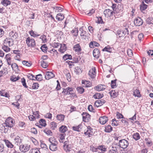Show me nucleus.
<instances>
[{"instance_id":"1","label":"nucleus","mask_w":153,"mask_h":153,"mask_svg":"<svg viewBox=\"0 0 153 153\" xmlns=\"http://www.w3.org/2000/svg\"><path fill=\"white\" fill-rule=\"evenodd\" d=\"M49 141L51 143L49 145L50 149L52 151H54L57 149L58 143L54 137H51L49 139Z\"/></svg>"},{"instance_id":"2","label":"nucleus","mask_w":153,"mask_h":153,"mask_svg":"<svg viewBox=\"0 0 153 153\" xmlns=\"http://www.w3.org/2000/svg\"><path fill=\"white\" fill-rule=\"evenodd\" d=\"M123 10V6L121 4H118L116 8L114 11V16L115 18L121 16L122 15Z\"/></svg>"},{"instance_id":"3","label":"nucleus","mask_w":153,"mask_h":153,"mask_svg":"<svg viewBox=\"0 0 153 153\" xmlns=\"http://www.w3.org/2000/svg\"><path fill=\"white\" fill-rule=\"evenodd\" d=\"M119 146L120 147L125 149L128 146L129 142L125 139H123L119 140Z\"/></svg>"},{"instance_id":"4","label":"nucleus","mask_w":153,"mask_h":153,"mask_svg":"<svg viewBox=\"0 0 153 153\" xmlns=\"http://www.w3.org/2000/svg\"><path fill=\"white\" fill-rule=\"evenodd\" d=\"M26 43L28 47H33L35 45L36 43L34 40L30 37L27 38L26 40Z\"/></svg>"},{"instance_id":"5","label":"nucleus","mask_w":153,"mask_h":153,"mask_svg":"<svg viewBox=\"0 0 153 153\" xmlns=\"http://www.w3.org/2000/svg\"><path fill=\"white\" fill-rule=\"evenodd\" d=\"M30 148V146L27 144L21 145L20 146L19 149L21 152H27Z\"/></svg>"},{"instance_id":"6","label":"nucleus","mask_w":153,"mask_h":153,"mask_svg":"<svg viewBox=\"0 0 153 153\" xmlns=\"http://www.w3.org/2000/svg\"><path fill=\"white\" fill-rule=\"evenodd\" d=\"M15 122V120L11 117H9L6 119L5 123L7 124L9 128H11L13 127V124Z\"/></svg>"},{"instance_id":"7","label":"nucleus","mask_w":153,"mask_h":153,"mask_svg":"<svg viewBox=\"0 0 153 153\" xmlns=\"http://www.w3.org/2000/svg\"><path fill=\"white\" fill-rule=\"evenodd\" d=\"M4 44L6 45L9 47H12L14 45L13 40L12 39L7 38L4 41Z\"/></svg>"},{"instance_id":"8","label":"nucleus","mask_w":153,"mask_h":153,"mask_svg":"<svg viewBox=\"0 0 153 153\" xmlns=\"http://www.w3.org/2000/svg\"><path fill=\"white\" fill-rule=\"evenodd\" d=\"M126 34H129L128 29L126 28H125V29L124 30H118L117 33V35L118 36L120 37L124 36Z\"/></svg>"},{"instance_id":"9","label":"nucleus","mask_w":153,"mask_h":153,"mask_svg":"<svg viewBox=\"0 0 153 153\" xmlns=\"http://www.w3.org/2000/svg\"><path fill=\"white\" fill-rule=\"evenodd\" d=\"M9 127L5 123L0 126V131L2 133H6L9 129Z\"/></svg>"},{"instance_id":"10","label":"nucleus","mask_w":153,"mask_h":153,"mask_svg":"<svg viewBox=\"0 0 153 153\" xmlns=\"http://www.w3.org/2000/svg\"><path fill=\"white\" fill-rule=\"evenodd\" d=\"M94 129L92 128L90 126H88L87 128V130L86 131H85L84 134L86 135H87L88 137L94 134Z\"/></svg>"},{"instance_id":"11","label":"nucleus","mask_w":153,"mask_h":153,"mask_svg":"<svg viewBox=\"0 0 153 153\" xmlns=\"http://www.w3.org/2000/svg\"><path fill=\"white\" fill-rule=\"evenodd\" d=\"M82 115V116L83 121L85 122H88L90 120L91 116L88 114L83 112Z\"/></svg>"},{"instance_id":"12","label":"nucleus","mask_w":153,"mask_h":153,"mask_svg":"<svg viewBox=\"0 0 153 153\" xmlns=\"http://www.w3.org/2000/svg\"><path fill=\"white\" fill-rule=\"evenodd\" d=\"M74 91L72 88L69 87L63 89L62 93H64L65 95L72 94H73Z\"/></svg>"},{"instance_id":"13","label":"nucleus","mask_w":153,"mask_h":153,"mask_svg":"<svg viewBox=\"0 0 153 153\" xmlns=\"http://www.w3.org/2000/svg\"><path fill=\"white\" fill-rule=\"evenodd\" d=\"M113 11L109 9H106L104 11V14L106 17L108 18L113 15Z\"/></svg>"},{"instance_id":"14","label":"nucleus","mask_w":153,"mask_h":153,"mask_svg":"<svg viewBox=\"0 0 153 153\" xmlns=\"http://www.w3.org/2000/svg\"><path fill=\"white\" fill-rule=\"evenodd\" d=\"M88 75L91 78H94L95 76L96 69L95 67H93L89 71Z\"/></svg>"},{"instance_id":"15","label":"nucleus","mask_w":153,"mask_h":153,"mask_svg":"<svg viewBox=\"0 0 153 153\" xmlns=\"http://www.w3.org/2000/svg\"><path fill=\"white\" fill-rule=\"evenodd\" d=\"M39 123H37L36 124L39 127L41 128V126H45L46 125V120L42 119H41L39 120Z\"/></svg>"},{"instance_id":"16","label":"nucleus","mask_w":153,"mask_h":153,"mask_svg":"<svg viewBox=\"0 0 153 153\" xmlns=\"http://www.w3.org/2000/svg\"><path fill=\"white\" fill-rule=\"evenodd\" d=\"M134 25L136 26H140L143 23V21L142 19L140 18H136L134 21Z\"/></svg>"},{"instance_id":"17","label":"nucleus","mask_w":153,"mask_h":153,"mask_svg":"<svg viewBox=\"0 0 153 153\" xmlns=\"http://www.w3.org/2000/svg\"><path fill=\"white\" fill-rule=\"evenodd\" d=\"M55 75L52 72L47 71L45 76L46 79L48 80L54 77Z\"/></svg>"},{"instance_id":"18","label":"nucleus","mask_w":153,"mask_h":153,"mask_svg":"<svg viewBox=\"0 0 153 153\" xmlns=\"http://www.w3.org/2000/svg\"><path fill=\"white\" fill-rule=\"evenodd\" d=\"M108 120V118L105 116L101 117L99 119L100 123L102 125L105 124Z\"/></svg>"},{"instance_id":"19","label":"nucleus","mask_w":153,"mask_h":153,"mask_svg":"<svg viewBox=\"0 0 153 153\" xmlns=\"http://www.w3.org/2000/svg\"><path fill=\"white\" fill-rule=\"evenodd\" d=\"M105 85L100 84L95 87H94V89L97 91H100L104 90L105 89Z\"/></svg>"},{"instance_id":"20","label":"nucleus","mask_w":153,"mask_h":153,"mask_svg":"<svg viewBox=\"0 0 153 153\" xmlns=\"http://www.w3.org/2000/svg\"><path fill=\"white\" fill-rule=\"evenodd\" d=\"M68 142L65 141L64 142V144L63 146V148L64 150L66 152H69L70 151L71 148L68 144Z\"/></svg>"},{"instance_id":"21","label":"nucleus","mask_w":153,"mask_h":153,"mask_svg":"<svg viewBox=\"0 0 153 153\" xmlns=\"http://www.w3.org/2000/svg\"><path fill=\"white\" fill-rule=\"evenodd\" d=\"M100 55V53L99 50L98 49H95L93 51V55L94 57L96 58H99Z\"/></svg>"},{"instance_id":"22","label":"nucleus","mask_w":153,"mask_h":153,"mask_svg":"<svg viewBox=\"0 0 153 153\" xmlns=\"http://www.w3.org/2000/svg\"><path fill=\"white\" fill-rule=\"evenodd\" d=\"M6 148L4 147L3 144L0 143V152L1 153H7Z\"/></svg>"},{"instance_id":"23","label":"nucleus","mask_w":153,"mask_h":153,"mask_svg":"<svg viewBox=\"0 0 153 153\" xmlns=\"http://www.w3.org/2000/svg\"><path fill=\"white\" fill-rule=\"evenodd\" d=\"M74 48L75 51L77 53H79L81 51V47L79 44H78L75 45Z\"/></svg>"},{"instance_id":"24","label":"nucleus","mask_w":153,"mask_h":153,"mask_svg":"<svg viewBox=\"0 0 153 153\" xmlns=\"http://www.w3.org/2000/svg\"><path fill=\"white\" fill-rule=\"evenodd\" d=\"M82 83L83 84H84L85 87H90L92 85L91 82L88 81H82Z\"/></svg>"},{"instance_id":"25","label":"nucleus","mask_w":153,"mask_h":153,"mask_svg":"<svg viewBox=\"0 0 153 153\" xmlns=\"http://www.w3.org/2000/svg\"><path fill=\"white\" fill-rule=\"evenodd\" d=\"M111 97L112 98H115L118 95V93L116 92L115 91H112L109 92Z\"/></svg>"},{"instance_id":"26","label":"nucleus","mask_w":153,"mask_h":153,"mask_svg":"<svg viewBox=\"0 0 153 153\" xmlns=\"http://www.w3.org/2000/svg\"><path fill=\"white\" fill-rule=\"evenodd\" d=\"M112 130V128L110 125H108L105 126L104 131L106 132L109 133Z\"/></svg>"},{"instance_id":"27","label":"nucleus","mask_w":153,"mask_h":153,"mask_svg":"<svg viewBox=\"0 0 153 153\" xmlns=\"http://www.w3.org/2000/svg\"><path fill=\"white\" fill-rule=\"evenodd\" d=\"M1 3L4 6L6 7L9 5H10L11 4V2L8 0H2Z\"/></svg>"},{"instance_id":"28","label":"nucleus","mask_w":153,"mask_h":153,"mask_svg":"<svg viewBox=\"0 0 153 153\" xmlns=\"http://www.w3.org/2000/svg\"><path fill=\"white\" fill-rule=\"evenodd\" d=\"M133 138L136 141H137L140 139V136L138 133H134L132 136Z\"/></svg>"},{"instance_id":"29","label":"nucleus","mask_w":153,"mask_h":153,"mask_svg":"<svg viewBox=\"0 0 153 153\" xmlns=\"http://www.w3.org/2000/svg\"><path fill=\"white\" fill-rule=\"evenodd\" d=\"M147 7V5L144 3L143 1H142V3L140 5V10L142 11L146 10Z\"/></svg>"},{"instance_id":"30","label":"nucleus","mask_w":153,"mask_h":153,"mask_svg":"<svg viewBox=\"0 0 153 153\" xmlns=\"http://www.w3.org/2000/svg\"><path fill=\"white\" fill-rule=\"evenodd\" d=\"M64 16L63 14H62L61 13H58L56 16V18L58 19L59 21H62L64 19Z\"/></svg>"},{"instance_id":"31","label":"nucleus","mask_w":153,"mask_h":153,"mask_svg":"<svg viewBox=\"0 0 153 153\" xmlns=\"http://www.w3.org/2000/svg\"><path fill=\"white\" fill-rule=\"evenodd\" d=\"M67 129V127L65 126H62L59 128V131L63 133H64Z\"/></svg>"},{"instance_id":"32","label":"nucleus","mask_w":153,"mask_h":153,"mask_svg":"<svg viewBox=\"0 0 153 153\" xmlns=\"http://www.w3.org/2000/svg\"><path fill=\"white\" fill-rule=\"evenodd\" d=\"M71 33L73 35L77 37L78 35V30L77 28H75L71 31Z\"/></svg>"},{"instance_id":"33","label":"nucleus","mask_w":153,"mask_h":153,"mask_svg":"<svg viewBox=\"0 0 153 153\" xmlns=\"http://www.w3.org/2000/svg\"><path fill=\"white\" fill-rule=\"evenodd\" d=\"M60 48L59 49V51L62 53H63L64 52L66 51V47L65 46V45L64 44L63 45H62L60 44Z\"/></svg>"},{"instance_id":"34","label":"nucleus","mask_w":153,"mask_h":153,"mask_svg":"<svg viewBox=\"0 0 153 153\" xmlns=\"http://www.w3.org/2000/svg\"><path fill=\"white\" fill-rule=\"evenodd\" d=\"M4 141L5 142V143L6 146L8 148H12L13 145L8 140H4Z\"/></svg>"},{"instance_id":"35","label":"nucleus","mask_w":153,"mask_h":153,"mask_svg":"<svg viewBox=\"0 0 153 153\" xmlns=\"http://www.w3.org/2000/svg\"><path fill=\"white\" fill-rule=\"evenodd\" d=\"M82 70L80 67H76L74 69V71L76 74H79L82 72Z\"/></svg>"},{"instance_id":"36","label":"nucleus","mask_w":153,"mask_h":153,"mask_svg":"<svg viewBox=\"0 0 153 153\" xmlns=\"http://www.w3.org/2000/svg\"><path fill=\"white\" fill-rule=\"evenodd\" d=\"M41 66L43 68H46L48 66V62L42 60L41 62Z\"/></svg>"},{"instance_id":"37","label":"nucleus","mask_w":153,"mask_h":153,"mask_svg":"<svg viewBox=\"0 0 153 153\" xmlns=\"http://www.w3.org/2000/svg\"><path fill=\"white\" fill-rule=\"evenodd\" d=\"M14 140L16 143V144L17 145H20V143L22 142L21 139L19 136L16 137Z\"/></svg>"},{"instance_id":"38","label":"nucleus","mask_w":153,"mask_h":153,"mask_svg":"<svg viewBox=\"0 0 153 153\" xmlns=\"http://www.w3.org/2000/svg\"><path fill=\"white\" fill-rule=\"evenodd\" d=\"M108 153H118L117 148L115 147H112L111 149L109 151Z\"/></svg>"},{"instance_id":"39","label":"nucleus","mask_w":153,"mask_h":153,"mask_svg":"<svg viewBox=\"0 0 153 153\" xmlns=\"http://www.w3.org/2000/svg\"><path fill=\"white\" fill-rule=\"evenodd\" d=\"M2 48L6 52H9L10 50V48L8 46L4 44V45L2 46Z\"/></svg>"},{"instance_id":"40","label":"nucleus","mask_w":153,"mask_h":153,"mask_svg":"<svg viewBox=\"0 0 153 153\" xmlns=\"http://www.w3.org/2000/svg\"><path fill=\"white\" fill-rule=\"evenodd\" d=\"M20 79V77L19 76L16 77L15 76L13 75L11 76L10 77V80L12 82H15L18 80Z\"/></svg>"},{"instance_id":"41","label":"nucleus","mask_w":153,"mask_h":153,"mask_svg":"<svg viewBox=\"0 0 153 153\" xmlns=\"http://www.w3.org/2000/svg\"><path fill=\"white\" fill-rule=\"evenodd\" d=\"M57 126V123L55 122H52L51 123L50 127L52 129L55 130Z\"/></svg>"},{"instance_id":"42","label":"nucleus","mask_w":153,"mask_h":153,"mask_svg":"<svg viewBox=\"0 0 153 153\" xmlns=\"http://www.w3.org/2000/svg\"><path fill=\"white\" fill-rule=\"evenodd\" d=\"M65 116L62 114H58L56 116L57 119L60 121H63L64 120Z\"/></svg>"},{"instance_id":"43","label":"nucleus","mask_w":153,"mask_h":153,"mask_svg":"<svg viewBox=\"0 0 153 153\" xmlns=\"http://www.w3.org/2000/svg\"><path fill=\"white\" fill-rule=\"evenodd\" d=\"M103 96V94H101L100 93H96L94 95V97L95 99H100Z\"/></svg>"},{"instance_id":"44","label":"nucleus","mask_w":153,"mask_h":153,"mask_svg":"<svg viewBox=\"0 0 153 153\" xmlns=\"http://www.w3.org/2000/svg\"><path fill=\"white\" fill-rule=\"evenodd\" d=\"M22 63L23 65L27 67H30L32 65V63L31 62H29L25 60H23L22 61Z\"/></svg>"},{"instance_id":"45","label":"nucleus","mask_w":153,"mask_h":153,"mask_svg":"<svg viewBox=\"0 0 153 153\" xmlns=\"http://www.w3.org/2000/svg\"><path fill=\"white\" fill-rule=\"evenodd\" d=\"M112 51V48L110 47L109 46H108L105 47L104 49H103V51H106L107 52H111Z\"/></svg>"},{"instance_id":"46","label":"nucleus","mask_w":153,"mask_h":153,"mask_svg":"<svg viewBox=\"0 0 153 153\" xmlns=\"http://www.w3.org/2000/svg\"><path fill=\"white\" fill-rule=\"evenodd\" d=\"M13 53L16 54L17 56H16V57H17V59L18 60H19V59L20 58V55L21 54L20 53V51L19 50H15L13 51Z\"/></svg>"},{"instance_id":"47","label":"nucleus","mask_w":153,"mask_h":153,"mask_svg":"<svg viewBox=\"0 0 153 153\" xmlns=\"http://www.w3.org/2000/svg\"><path fill=\"white\" fill-rule=\"evenodd\" d=\"M117 81V79H116L114 80H112L111 81V85L112 88H116L117 85H116V81Z\"/></svg>"},{"instance_id":"48","label":"nucleus","mask_w":153,"mask_h":153,"mask_svg":"<svg viewBox=\"0 0 153 153\" xmlns=\"http://www.w3.org/2000/svg\"><path fill=\"white\" fill-rule=\"evenodd\" d=\"M97 149L102 151L105 152L106 151L107 148L105 146H100L97 147Z\"/></svg>"},{"instance_id":"49","label":"nucleus","mask_w":153,"mask_h":153,"mask_svg":"<svg viewBox=\"0 0 153 153\" xmlns=\"http://www.w3.org/2000/svg\"><path fill=\"white\" fill-rule=\"evenodd\" d=\"M63 59L64 60L68 59H72V56L71 55L65 54L63 56Z\"/></svg>"},{"instance_id":"50","label":"nucleus","mask_w":153,"mask_h":153,"mask_svg":"<svg viewBox=\"0 0 153 153\" xmlns=\"http://www.w3.org/2000/svg\"><path fill=\"white\" fill-rule=\"evenodd\" d=\"M146 22L148 24H153V18L152 17L148 18L146 20Z\"/></svg>"},{"instance_id":"51","label":"nucleus","mask_w":153,"mask_h":153,"mask_svg":"<svg viewBox=\"0 0 153 153\" xmlns=\"http://www.w3.org/2000/svg\"><path fill=\"white\" fill-rule=\"evenodd\" d=\"M35 80L36 79L38 81H40L42 79V75L41 74H39L37 75L35 77Z\"/></svg>"},{"instance_id":"52","label":"nucleus","mask_w":153,"mask_h":153,"mask_svg":"<svg viewBox=\"0 0 153 153\" xmlns=\"http://www.w3.org/2000/svg\"><path fill=\"white\" fill-rule=\"evenodd\" d=\"M27 78L30 79L32 80H35V76L32 74H28L27 75Z\"/></svg>"},{"instance_id":"53","label":"nucleus","mask_w":153,"mask_h":153,"mask_svg":"<svg viewBox=\"0 0 153 153\" xmlns=\"http://www.w3.org/2000/svg\"><path fill=\"white\" fill-rule=\"evenodd\" d=\"M65 134H61L60 135V140L59 141L60 142L63 143V140L65 139Z\"/></svg>"},{"instance_id":"54","label":"nucleus","mask_w":153,"mask_h":153,"mask_svg":"<svg viewBox=\"0 0 153 153\" xmlns=\"http://www.w3.org/2000/svg\"><path fill=\"white\" fill-rule=\"evenodd\" d=\"M7 72V68H5L0 71V74H6Z\"/></svg>"},{"instance_id":"55","label":"nucleus","mask_w":153,"mask_h":153,"mask_svg":"<svg viewBox=\"0 0 153 153\" xmlns=\"http://www.w3.org/2000/svg\"><path fill=\"white\" fill-rule=\"evenodd\" d=\"M21 82L22 83V85L25 88H27L28 87L26 85L25 79V78H23L21 79Z\"/></svg>"},{"instance_id":"56","label":"nucleus","mask_w":153,"mask_h":153,"mask_svg":"<svg viewBox=\"0 0 153 153\" xmlns=\"http://www.w3.org/2000/svg\"><path fill=\"white\" fill-rule=\"evenodd\" d=\"M77 89L80 94H82L84 91V89L82 87H78Z\"/></svg>"},{"instance_id":"57","label":"nucleus","mask_w":153,"mask_h":153,"mask_svg":"<svg viewBox=\"0 0 153 153\" xmlns=\"http://www.w3.org/2000/svg\"><path fill=\"white\" fill-rule=\"evenodd\" d=\"M41 49L43 52H46V51L47 49V47L46 45H44L41 46Z\"/></svg>"},{"instance_id":"58","label":"nucleus","mask_w":153,"mask_h":153,"mask_svg":"<svg viewBox=\"0 0 153 153\" xmlns=\"http://www.w3.org/2000/svg\"><path fill=\"white\" fill-rule=\"evenodd\" d=\"M11 67L12 68L13 70L15 69H18V66L17 65L16 63H12L11 65Z\"/></svg>"},{"instance_id":"59","label":"nucleus","mask_w":153,"mask_h":153,"mask_svg":"<svg viewBox=\"0 0 153 153\" xmlns=\"http://www.w3.org/2000/svg\"><path fill=\"white\" fill-rule=\"evenodd\" d=\"M39 87V84L37 83H34L32 86L33 89H37Z\"/></svg>"},{"instance_id":"60","label":"nucleus","mask_w":153,"mask_h":153,"mask_svg":"<svg viewBox=\"0 0 153 153\" xmlns=\"http://www.w3.org/2000/svg\"><path fill=\"white\" fill-rule=\"evenodd\" d=\"M29 153H40V152L37 149H32L30 150Z\"/></svg>"},{"instance_id":"61","label":"nucleus","mask_w":153,"mask_h":153,"mask_svg":"<svg viewBox=\"0 0 153 153\" xmlns=\"http://www.w3.org/2000/svg\"><path fill=\"white\" fill-rule=\"evenodd\" d=\"M94 105L97 107L102 105L100 103V100H96L95 101L94 103Z\"/></svg>"},{"instance_id":"62","label":"nucleus","mask_w":153,"mask_h":153,"mask_svg":"<svg viewBox=\"0 0 153 153\" xmlns=\"http://www.w3.org/2000/svg\"><path fill=\"white\" fill-rule=\"evenodd\" d=\"M127 53L128 56L131 57L133 56V54L132 53V51L130 49H128L127 50Z\"/></svg>"},{"instance_id":"63","label":"nucleus","mask_w":153,"mask_h":153,"mask_svg":"<svg viewBox=\"0 0 153 153\" xmlns=\"http://www.w3.org/2000/svg\"><path fill=\"white\" fill-rule=\"evenodd\" d=\"M81 125H78L77 126H73L72 127L73 129L74 130L76 131H79V128L81 127Z\"/></svg>"},{"instance_id":"64","label":"nucleus","mask_w":153,"mask_h":153,"mask_svg":"<svg viewBox=\"0 0 153 153\" xmlns=\"http://www.w3.org/2000/svg\"><path fill=\"white\" fill-rule=\"evenodd\" d=\"M30 131L32 133H33L34 134H36L37 133V131L36 129V128H32L30 129Z\"/></svg>"}]
</instances>
